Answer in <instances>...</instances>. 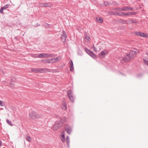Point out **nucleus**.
I'll list each match as a JSON object with an SVG mask.
<instances>
[{"label":"nucleus","mask_w":148,"mask_h":148,"mask_svg":"<svg viewBox=\"0 0 148 148\" xmlns=\"http://www.w3.org/2000/svg\"><path fill=\"white\" fill-rule=\"evenodd\" d=\"M140 36L142 37L148 38V34L146 33H143L140 32Z\"/></svg>","instance_id":"nucleus-15"},{"label":"nucleus","mask_w":148,"mask_h":148,"mask_svg":"<svg viewBox=\"0 0 148 148\" xmlns=\"http://www.w3.org/2000/svg\"><path fill=\"white\" fill-rule=\"evenodd\" d=\"M9 6L10 5L9 4H7L4 5L3 7H2V8L4 10L8 8L9 7Z\"/></svg>","instance_id":"nucleus-27"},{"label":"nucleus","mask_w":148,"mask_h":148,"mask_svg":"<svg viewBox=\"0 0 148 148\" xmlns=\"http://www.w3.org/2000/svg\"><path fill=\"white\" fill-rule=\"evenodd\" d=\"M55 55L54 54L50 53H42L39 54V58H51L55 57Z\"/></svg>","instance_id":"nucleus-4"},{"label":"nucleus","mask_w":148,"mask_h":148,"mask_svg":"<svg viewBox=\"0 0 148 148\" xmlns=\"http://www.w3.org/2000/svg\"><path fill=\"white\" fill-rule=\"evenodd\" d=\"M67 94L71 102H74V98L73 96V93L71 90H69L67 91Z\"/></svg>","instance_id":"nucleus-6"},{"label":"nucleus","mask_w":148,"mask_h":148,"mask_svg":"<svg viewBox=\"0 0 148 148\" xmlns=\"http://www.w3.org/2000/svg\"><path fill=\"white\" fill-rule=\"evenodd\" d=\"M101 54L102 56H104L105 54V53L103 51H102L101 52Z\"/></svg>","instance_id":"nucleus-34"},{"label":"nucleus","mask_w":148,"mask_h":148,"mask_svg":"<svg viewBox=\"0 0 148 148\" xmlns=\"http://www.w3.org/2000/svg\"><path fill=\"white\" fill-rule=\"evenodd\" d=\"M138 52V51L137 49H134V51L131 50L124 58H122V60L125 62H128L132 59Z\"/></svg>","instance_id":"nucleus-1"},{"label":"nucleus","mask_w":148,"mask_h":148,"mask_svg":"<svg viewBox=\"0 0 148 148\" xmlns=\"http://www.w3.org/2000/svg\"><path fill=\"white\" fill-rule=\"evenodd\" d=\"M42 61L45 63H51V61L50 59H47L46 60H44Z\"/></svg>","instance_id":"nucleus-16"},{"label":"nucleus","mask_w":148,"mask_h":148,"mask_svg":"<svg viewBox=\"0 0 148 148\" xmlns=\"http://www.w3.org/2000/svg\"><path fill=\"white\" fill-rule=\"evenodd\" d=\"M146 55H147V56H148V53H146Z\"/></svg>","instance_id":"nucleus-40"},{"label":"nucleus","mask_w":148,"mask_h":148,"mask_svg":"<svg viewBox=\"0 0 148 148\" xmlns=\"http://www.w3.org/2000/svg\"><path fill=\"white\" fill-rule=\"evenodd\" d=\"M85 49L87 53L91 57L94 58H96L95 55L93 51L90 50H89L86 47L85 48Z\"/></svg>","instance_id":"nucleus-8"},{"label":"nucleus","mask_w":148,"mask_h":148,"mask_svg":"<svg viewBox=\"0 0 148 148\" xmlns=\"http://www.w3.org/2000/svg\"><path fill=\"white\" fill-rule=\"evenodd\" d=\"M69 63H70V70L71 71H72L74 69L73 64L72 61L71 60Z\"/></svg>","instance_id":"nucleus-13"},{"label":"nucleus","mask_w":148,"mask_h":148,"mask_svg":"<svg viewBox=\"0 0 148 148\" xmlns=\"http://www.w3.org/2000/svg\"><path fill=\"white\" fill-rule=\"evenodd\" d=\"M40 6L43 7H49L51 6V4L50 3H40Z\"/></svg>","instance_id":"nucleus-12"},{"label":"nucleus","mask_w":148,"mask_h":148,"mask_svg":"<svg viewBox=\"0 0 148 148\" xmlns=\"http://www.w3.org/2000/svg\"><path fill=\"white\" fill-rule=\"evenodd\" d=\"M128 20L129 21H131L132 22V23H137V21H134L131 18H129L128 19Z\"/></svg>","instance_id":"nucleus-28"},{"label":"nucleus","mask_w":148,"mask_h":148,"mask_svg":"<svg viewBox=\"0 0 148 148\" xmlns=\"http://www.w3.org/2000/svg\"><path fill=\"white\" fill-rule=\"evenodd\" d=\"M39 54L38 55L37 54H32V56L34 58H39Z\"/></svg>","instance_id":"nucleus-25"},{"label":"nucleus","mask_w":148,"mask_h":148,"mask_svg":"<svg viewBox=\"0 0 148 148\" xmlns=\"http://www.w3.org/2000/svg\"><path fill=\"white\" fill-rule=\"evenodd\" d=\"M96 20L99 23H102L103 21L102 18L101 17L97 18Z\"/></svg>","instance_id":"nucleus-18"},{"label":"nucleus","mask_w":148,"mask_h":148,"mask_svg":"<svg viewBox=\"0 0 148 148\" xmlns=\"http://www.w3.org/2000/svg\"><path fill=\"white\" fill-rule=\"evenodd\" d=\"M62 34L61 37V40L63 42H65L66 41L67 36L66 34V32L64 31H62Z\"/></svg>","instance_id":"nucleus-9"},{"label":"nucleus","mask_w":148,"mask_h":148,"mask_svg":"<svg viewBox=\"0 0 148 148\" xmlns=\"http://www.w3.org/2000/svg\"><path fill=\"white\" fill-rule=\"evenodd\" d=\"M62 138H63L64 139H65V132H63L62 133Z\"/></svg>","instance_id":"nucleus-30"},{"label":"nucleus","mask_w":148,"mask_h":148,"mask_svg":"<svg viewBox=\"0 0 148 148\" xmlns=\"http://www.w3.org/2000/svg\"><path fill=\"white\" fill-rule=\"evenodd\" d=\"M2 144V141L0 140V147L1 146Z\"/></svg>","instance_id":"nucleus-38"},{"label":"nucleus","mask_w":148,"mask_h":148,"mask_svg":"<svg viewBox=\"0 0 148 148\" xmlns=\"http://www.w3.org/2000/svg\"><path fill=\"white\" fill-rule=\"evenodd\" d=\"M6 122L8 123V124L11 126H12L13 125L11 123L12 122L9 120L8 119H7L6 120Z\"/></svg>","instance_id":"nucleus-23"},{"label":"nucleus","mask_w":148,"mask_h":148,"mask_svg":"<svg viewBox=\"0 0 148 148\" xmlns=\"http://www.w3.org/2000/svg\"><path fill=\"white\" fill-rule=\"evenodd\" d=\"M40 24H38H38L37 26H40Z\"/></svg>","instance_id":"nucleus-41"},{"label":"nucleus","mask_w":148,"mask_h":148,"mask_svg":"<svg viewBox=\"0 0 148 148\" xmlns=\"http://www.w3.org/2000/svg\"><path fill=\"white\" fill-rule=\"evenodd\" d=\"M143 60L144 63L148 66V57H145L143 58Z\"/></svg>","instance_id":"nucleus-17"},{"label":"nucleus","mask_w":148,"mask_h":148,"mask_svg":"<svg viewBox=\"0 0 148 148\" xmlns=\"http://www.w3.org/2000/svg\"><path fill=\"white\" fill-rule=\"evenodd\" d=\"M92 48L93 49L94 51L95 52H97V50L96 48L95 47L94 45H93L92 47Z\"/></svg>","instance_id":"nucleus-33"},{"label":"nucleus","mask_w":148,"mask_h":148,"mask_svg":"<svg viewBox=\"0 0 148 148\" xmlns=\"http://www.w3.org/2000/svg\"><path fill=\"white\" fill-rule=\"evenodd\" d=\"M125 21L124 20H123L122 19H120L119 20V21L120 23H121L122 24H128V23H126V21Z\"/></svg>","instance_id":"nucleus-19"},{"label":"nucleus","mask_w":148,"mask_h":148,"mask_svg":"<svg viewBox=\"0 0 148 148\" xmlns=\"http://www.w3.org/2000/svg\"><path fill=\"white\" fill-rule=\"evenodd\" d=\"M116 10L122 11H127V10H134V8H133L131 7L127 6L123 8H118L116 9Z\"/></svg>","instance_id":"nucleus-5"},{"label":"nucleus","mask_w":148,"mask_h":148,"mask_svg":"<svg viewBox=\"0 0 148 148\" xmlns=\"http://www.w3.org/2000/svg\"><path fill=\"white\" fill-rule=\"evenodd\" d=\"M68 139H69V136H67V137H66V140H68Z\"/></svg>","instance_id":"nucleus-39"},{"label":"nucleus","mask_w":148,"mask_h":148,"mask_svg":"<svg viewBox=\"0 0 148 148\" xmlns=\"http://www.w3.org/2000/svg\"><path fill=\"white\" fill-rule=\"evenodd\" d=\"M86 42H87L90 40V38L89 37L86 36L85 37Z\"/></svg>","instance_id":"nucleus-22"},{"label":"nucleus","mask_w":148,"mask_h":148,"mask_svg":"<svg viewBox=\"0 0 148 148\" xmlns=\"http://www.w3.org/2000/svg\"><path fill=\"white\" fill-rule=\"evenodd\" d=\"M61 59V57L59 56L57 58H53L51 59V63H54L59 61Z\"/></svg>","instance_id":"nucleus-10"},{"label":"nucleus","mask_w":148,"mask_h":148,"mask_svg":"<svg viewBox=\"0 0 148 148\" xmlns=\"http://www.w3.org/2000/svg\"><path fill=\"white\" fill-rule=\"evenodd\" d=\"M64 125L63 122L61 120L57 122L53 126V129L54 130H56L62 127Z\"/></svg>","instance_id":"nucleus-2"},{"label":"nucleus","mask_w":148,"mask_h":148,"mask_svg":"<svg viewBox=\"0 0 148 148\" xmlns=\"http://www.w3.org/2000/svg\"><path fill=\"white\" fill-rule=\"evenodd\" d=\"M3 8L2 7L0 9V12L2 14L3 13V10H4Z\"/></svg>","instance_id":"nucleus-35"},{"label":"nucleus","mask_w":148,"mask_h":148,"mask_svg":"<svg viewBox=\"0 0 148 148\" xmlns=\"http://www.w3.org/2000/svg\"><path fill=\"white\" fill-rule=\"evenodd\" d=\"M42 26H43L44 27H45V28H48L49 27V24H48L47 23H43L42 25Z\"/></svg>","instance_id":"nucleus-21"},{"label":"nucleus","mask_w":148,"mask_h":148,"mask_svg":"<svg viewBox=\"0 0 148 148\" xmlns=\"http://www.w3.org/2000/svg\"><path fill=\"white\" fill-rule=\"evenodd\" d=\"M46 68H37V69H31L32 71L35 73H38L42 72V71H47Z\"/></svg>","instance_id":"nucleus-7"},{"label":"nucleus","mask_w":148,"mask_h":148,"mask_svg":"<svg viewBox=\"0 0 148 148\" xmlns=\"http://www.w3.org/2000/svg\"><path fill=\"white\" fill-rule=\"evenodd\" d=\"M42 114L35 112H32L29 114L30 117L32 119H36L40 118L42 116Z\"/></svg>","instance_id":"nucleus-3"},{"label":"nucleus","mask_w":148,"mask_h":148,"mask_svg":"<svg viewBox=\"0 0 148 148\" xmlns=\"http://www.w3.org/2000/svg\"><path fill=\"white\" fill-rule=\"evenodd\" d=\"M64 127L67 133L70 134L72 131L71 127L68 125H66L64 126Z\"/></svg>","instance_id":"nucleus-11"},{"label":"nucleus","mask_w":148,"mask_h":148,"mask_svg":"<svg viewBox=\"0 0 148 148\" xmlns=\"http://www.w3.org/2000/svg\"><path fill=\"white\" fill-rule=\"evenodd\" d=\"M66 143L68 146V147L69 146V140L68 139V140H66Z\"/></svg>","instance_id":"nucleus-32"},{"label":"nucleus","mask_w":148,"mask_h":148,"mask_svg":"<svg viewBox=\"0 0 148 148\" xmlns=\"http://www.w3.org/2000/svg\"><path fill=\"white\" fill-rule=\"evenodd\" d=\"M26 139L29 142H30L31 141V138L30 136L27 137L26 138Z\"/></svg>","instance_id":"nucleus-29"},{"label":"nucleus","mask_w":148,"mask_h":148,"mask_svg":"<svg viewBox=\"0 0 148 148\" xmlns=\"http://www.w3.org/2000/svg\"><path fill=\"white\" fill-rule=\"evenodd\" d=\"M104 3L106 6H108L109 4L107 2H104Z\"/></svg>","instance_id":"nucleus-36"},{"label":"nucleus","mask_w":148,"mask_h":148,"mask_svg":"<svg viewBox=\"0 0 148 148\" xmlns=\"http://www.w3.org/2000/svg\"><path fill=\"white\" fill-rule=\"evenodd\" d=\"M62 140L63 142H64L65 141V139L62 138Z\"/></svg>","instance_id":"nucleus-37"},{"label":"nucleus","mask_w":148,"mask_h":148,"mask_svg":"<svg viewBox=\"0 0 148 148\" xmlns=\"http://www.w3.org/2000/svg\"><path fill=\"white\" fill-rule=\"evenodd\" d=\"M0 105L3 106L5 105V103L4 101L0 100Z\"/></svg>","instance_id":"nucleus-26"},{"label":"nucleus","mask_w":148,"mask_h":148,"mask_svg":"<svg viewBox=\"0 0 148 148\" xmlns=\"http://www.w3.org/2000/svg\"><path fill=\"white\" fill-rule=\"evenodd\" d=\"M136 14V13L135 12H131L127 13L124 12V13H123V16H130L132 15H135Z\"/></svg>","instance_id":"nucleus-14"},{"label":"nucleus","mask_w":148,"mask_h":148,"mask_svg":"<svg viewBox=\"0 0 148 148\" xmlns=\"http://www.w3.org/2000/svg\"><path fill=\"white\" fill-rule=\"evenodd\" d=\"M140 32H135V34L138 36H140Z\"/></svg>","instance_id":"nucleus-31"},{"label":"nucleus","mask_w":148,"mask_h":148,"mask_svg":"<svg viewBox=\"0 0 148 148\" xmlns=\"http://www.w3.org/2000/svg\"><path fill=\"white\" fill-rule=\"evenodd\" d=\"M123 13H124V12H119L117 13H116V14L119 16H123Z\"/></svg>","instance_id":"nucleus-24"},{"label":"nucleus","mask_w":148,"mask_h":148,"mask_svg":"<svg viewBox=\"0 0 148 148\" xmlns=\"http://www.w3.org/2000/svg\"><path fill=\"white\" fill-rule=\"evenodd\" d=\"M61 108L64 110H65L66 108V104L65 103H64L61 106Z\"/></svg>","instance_id":"nucleus-20"}]
</instances>
